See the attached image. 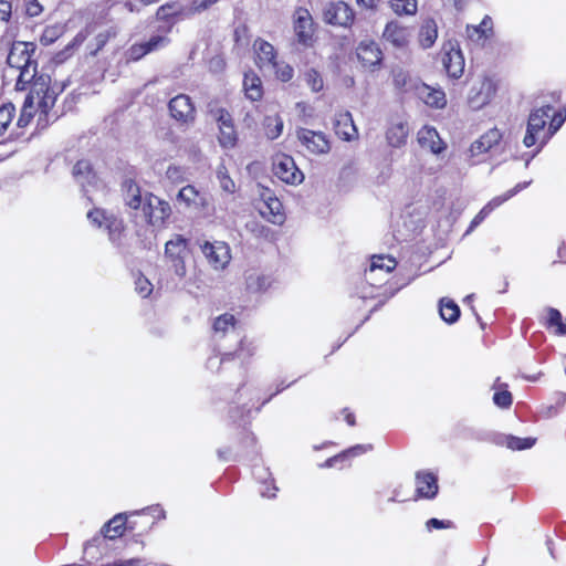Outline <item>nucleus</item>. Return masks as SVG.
Listing matches in <instances>:
<instances>
[{"label":"nucleus","instance_id":"obj_1","mask_svg":"<svg viewBox=\"0 0 566 566\" xmlns=\"http://www.w3.org/2000/svg\"><path fill=\"white\" fill-rule=\"evenodd\" d=\"M35 52L36 45L33 42L15 41L10 48L7 63L11 70L18 72L17 91H25L29 82L35 76L38 69Z\"/></svg>","mask_w":566,"mask_h":566},{"label":"nucleus","instance_id":"obj_2","mask_svg":"<svg viewBox=\"0 0 566 566\" xmlns=\"http://www.w3.org/2000/svg\"><path fill=\"white\" fill-rule=\"evenodd\" d=\"M30 93L28 96H32V103L38 105L40 111V117L42 115L48 116L49 111L54 106L56 97L60 92L64 90V86L59 88L55 85H51V76L46 73H39L35 70V76L29 82Z\"/></svg>","mask_w":566,"mask_h":566},{"label":"nucleus","instance_id":"obj_3","mask_svg":"<svg viewBox=\"0 0 566 566\" xmlns=\"http://www.w3.org/2000/svg\"><path fill=\"white\" fill-rule=\"evenodd\" d=\"M551 111L552 106L546 105L533 111L528 116L526 134L523 138V144L525 147L530 148L538 143V148L532 155V158L539 153L543 146L551 138L549 130L547 133L544 132L547 119L549 118Z\"/></svg>","mask_w":566,"mask_h":566},{"label":"nucleus","instance_id":"obj_4","mask_svg":"<svg viewBox=\"0 0 566 566\" xmlns=\"http://www.w3.org/2000/svg\"><path fill=\"white\" fill-rule=\"evenodd\" d=\"M165 255L176 279L182 280L186 276V260L189 256L187 241L182 237L176 235L166 243Z\"/></svg>","mask_w":566,"mask_h":566},{"label":"nucleus","instance_id":"obj_5","mask_svg":"<svg viewBox=\"0 0 566 566\" xmlns=\"http://www.w3.org/2000/svg\"><path fill=\"white\" fill-rule=\"evenodd\" d=\"M296 137L301 145L313 155H325L331 150V142L323 132L298 128Z\"/></svg>","mask_w":566,"mask_h":566},{"label":"nucleus","instance_id":"obj_6","mask_svg":"<svg viewBox=\"0 0 566 566\" xmlns=\"http://www.w3.org/2000/svg\"><path fill=\"white\" fill-rule=\"evenodd\" d=\"M442 64L452 78H460L464 72V56L457 41L443 44Z\"/></svg>","mask_w":566,"mask_h":566},{"label":"nucleus","instance_id":"obj_7","mask_svg":"<svg viewBox=\"0 0 566 566\" xmlns=\"http://www.w3.org/2000/svg\"><path fill=\"white\" fill-rule=\"evenodd\" d=\"M324 21L336 27L347 28L352 25L355 13L344 1L331 2L323 11Z\"/></svg>","mask_w":566,"mask_h":566},{"label":"nucleus","instance_id":"obj_8","mask_svg":"<svg viewBox=\"0 0 566 566\" xmlns=\"http://www.w3.org/2000/svg\"><path fill=\"white\" fill-rule=\"evenodd\" d=\"M273 172L282 181L291 185H297L303 181V174L296 167L291 156L281 155L273 161Z\"/></svg>","mask_w":566,"mask_h":566},{"label":"nucleus","instance_id":"obj_9","mask_svg":"<svg viewBox=\"0 0 566 566\" xmlns=\"http://www.w3.org/2000/svg\"><path fill=\"white\" fill-rule=\"evenodd\" d=\"M170 213L169 203L153 195L147 197L143 206V214L146 221L153 226H161Z\"/></svg>","mask_w":566,"mask_h":566},{"label":"nucleus","instance_id":"obj_10","mask_svg":"<svg viewBox=\"0 0 566 566\" xmlns=\"http://www.w3.org/2000/svg\"><path fill=\"white\" fill-rule=\"evenodd\" d=\"M201 250L209 264L216 270L224 269L231 260L230 248L226 242H205Z\"/></svg>","mask_w":566,"mask_h":566},{"label":"nucleus","instance_id":"obj_11","mask_svg":"<svg viewBox=\"0 0 566 566\" xmlns=\"http://www.w3.org/2000/svg\"><path fill=\"white\" fill-rule=\"evenodd\" d=\"M294 31L300 43L311 45L314 35V22L307 9L297 8L295 10Z\"/></svg>","mask_w":566,"mask_h":566},{"label":"nucleus","instance_id":"obj_12","mask_svg":"<svg viewBox=\"0 0 566 566\" xmlns=\"http://www.w3.org/2000/svg\"><path fill=\"white\" fill-rule=\"evenodd\" d=\"M168 108L172 118L182 124L192 123L196 116L195 106L188 95L179 94L170 99Z\"/></svg>","mask_w":566,"mask_h":566},{"label":"nucleus","instance_id":"obj_13","mask_svg":"<svg viewBox=\"0 0 566 566\" xmlns=\"http://www.w3.org/2000/svg\"><path fill=\"white\" fill-rule=\"evenodd\" d=\"M356 54L361 65L369 71L377 70L382 61L381 50L370 40L361 41L356 49Z\"/></svg>","mask_w":566,"mask_h":566},{"label":"nucleus","instance_id":"obj_14","mask_svg":"<svg viewBox=\"0 0 566 566\" xmlns=\"http://www.w3.org/2000/svg\"><path fill=\"white\" fill-rule=\"evenodd\" d=\"M531 180L530 181H524V182H520L517 184L514 188L507 190L505 193H503L502 196H499V197H495L493 198L486 206H484L480 212L473 218V220L471 221L470 223V227L469 229L467 230V233L471 232L475 227H478L483 220L484 218L496 207L501 206L503 202L507 201L509 199H511L513 196H515L517 192H520L521 190L525 189L526 187H528L531 185Z\"/></svg>","mask_w":566,"mask_h":566},{"label":"nucleus","instance_id":"obj_15","mask_svg":"<svg viewBox=\"0 0 566 566\" xmlns=\"http://www.w3.org/2000/svg\"><path fill=\"white\" fill-rule=\"evenodd\" d=\"M494 94V86L490 80H483L471 87L468 104L472 109H480L490 103Z\"/></svg>","mask_w":566,"mask_h":566},{"label":"nucleus","instance_id":"obj_16","mask_svg":"<svg viewBox=\"0 0 566 566\" xmlns=\"http://www.w3.org/2000/svg\"><path fill=\"white\" fill-rule=\"evenodd\" d=\"M122 191L125 205L133 210H143V206L151 193L143 195L140 187L133 179H125L122 184Z\"/></svg>","mask_w":566,"mask_h":566},{"label":"nucleus","instance_id":"obj_17","mask_svg":"<svg viewBox=\"0 0 566 566\" xmlns=\"http://www.w3.org/2000/svg\"><path fill=\"white\" fill-rule=\"evenodd\" d=\"M334 130L339 138L346 142L354 140L358 137V130L354 124L353 116L347 111L335 115Z\"/></svg>","mask_w":566,"mask_h":566},{"label":"nucleus","instance_id":"obj_18","mask_svg":"<svg viewBox=\"0 0 566 566\" xmlns=\"http://www.w3.org/2000/svg\"><path fill=\"white\" fill-rule=\"evenodd\" d=\"M415 94L430 107L443 108L447 105L446 93L426 83L417 84Z\"/></svg>","mask_w":566,"mask_h":566},{"label":"nucleus","instance_id":"obj_19","mask_svg":"<svg viewBox=\"0 0 566 566\" xmlns=\"http://www.w3.org/2000/svg\"><path fill=\"white\" fill-rule=\"evenodd\" d=\"M418 142L422 148H428L433 154H440L446 149V144L439 133L431 126H423L418 132Z\"/></svg>","mask_w":566,"mask_h":566},{"label":"nucleus","instance_id":"obj_20","mask_svg":"<svg viewBox=\"0 0 566 566\" xmlns=\"http://www.w3.org/2000/svg\"><path fill=\"white\" fill-rule=\"evenodd\" d=\"M502 139V133L497 128H492L483 134L470 147L471 156H479L497 146Z\"/></svg>","mask_w":566,"mask_h":566},{"label":"nucleus","instance_id":"obj_21","mask_svg":"<svg viewBox=\"0 0 566 566\" xmlns=\"http://www.w3.org/2000/svg\"><path fill=\"white\" fill-rule=\"evenodd\" d=\"M409 31L397 21H390L386 24L382 38L396 48H403L409 40Z\"/></svg>","mask_w":566,"mask_h":566},{"label":"nucleus","instance_id":"obj_22","mask_svg":"<svg viewBox=\"0 0 566 566\" xmlns=\"http://www.w3.org/2000/svg\"><path fill=\"white\" fill-rule=\"evenodd\" d=\"M254 50L256 52V63L258 65L263 69H270L277 66L276 62V52L274 46L261 39L255 40L254 42Z\"/></svg>","mask_w":566,"mask_h":566},{"label":"nucleus","instance_id":"obj_23","mask_svg":"<svg viewBox=\"0 0 566 566\" xmlns=\"http://www.w3.org/2000/svg\"><path fill=\"white\" fill-rule=\"evenodd\" d=\"M416 486L418 496L433 499L438 493L437 476L430 472H418L416 475Z\"/></svg>","mask_w":566,"mask_h":566},{"label":"nucleus","instance_id":"obj_24","mask_svg":"<svg viewBox=\"0 0 566 566\" xmlns=\"http://www.w3.org/2000/svg\"><path fill=\"white\" fill-rule=\"evenodd\" d=\"M213 335L217 340L222 339L227 335H235L238 337L234 316L232 314H222L217 317L213 323Z\"/></svg>","mask_w":566,"mask_h":566},{"label":"nucleus","instance_id":"obj_25","mask_svg":"<svg viewBox=\"0 0 566 566\" xmlns=\"http://www.w3.org/2000/svg\"><path fill=\"white\" fill-rule=\"evenodd\" d=\"M438 38V25L431 18H427L422 21L418 40L422 49L431 48Z\"/></svg>","mask_w":566,"mask_h":566},{"label":"nucleus","instance_id":"obj_26","mask_svg":"<svg viewBox=\"0 0 566 566\" xmlns=\"http://www.w3.org/2000/svg\"><path fill=\"white\" fill-rule=\"evenodd\" d=\"M360 289L357 292L359 298L363 301L367 300H376L378 298L377 303L371 307L370 312L377 310L378 306L382 305L388 298L394 296L395 292H391L390 294H382L381 290L384 285H359Z\"/></svg>","mask_w":566,"mask_h":566},{"label":"nucleus","instance_id":"obj_27","mask_svg":"<svg viewBox=\"0 0 566 566\" xmlns=\"http://www.w3.org/2000/svg\"><path fill=\"white\" fill-rule=\"evenodd\" d=\"M76 182L84 189L86 185H92L95 180V174L87 160H78L72 170Z\"/></svg>","mask_w":566,"mask_h":566},{"label":"nucleus","instance_id":"obj_28","mask_svg":"<svg viewBox=\"0 0 566 566\" xmlns=\"http://www.w3.org/2000/svg\"><path fill=\"white\" fill-rule=\"evenodd\" d=\"M408 134V126L403 123H397L388 128L386 138L390 146L398 148L406 144Z\"/></svg>","mask_w":566,"mask_h":566},{"label":"nucleus","instance_id":"obj_29","mask_svg":"<svg viewBox=\"0 0 566 566\" xmlns=\"http://www.w3.org/2000/svg\"><path fill=\"white\" fill-rule=\"evenodd\" d=\"M189 17L187 13V7L182 6L180 2H168L160 6L157 9L156 17L158 20L168 21L175 17Z\"/></svg>","mask_w":566,"mask_h":566},{"label":"nucleus","instance_id":"obj_30","mask_svg":"<svg viewBox=\"0 0 566 566\" xmlns=\"http://www.w3.org/2000/svg\"><path fill=\"white\" fill-rule=\"evenodd\" d=\"M394 84L395 86L402 92H413L416 93L417 84H421L417 78H412L408 72L402 69L394 70L392 72Z\"/></svg>","mask_w":566,"mask_h":566},{"label":"nucleus","instance_id":"obj_31","mask_svg":"<svg viewBox=\"0 0 566 566\" xmlns=\"http://www.w3.org/2000/svg\"><path fill=\"white\" fill-rule=\"evenodd\" d=\"M439 314L444 322L452 324L459 319L460 308L452 300L443 297L439 303Z\"/></svg>","mask_w":566,"mask_h":566},{"label":"nucleus","instance_id":"obj_32","mask_svg":"<svg viewBox=\"0 0 566 566\" xmlns=\"http://www.w3.org/2000/svg\"><path fill=\"white\" fill-rule=\"evenodd\" d=\"M245 95L251 101H259L262 97L261 80L254 74H245L243 80Z\"/></svg>","mask_w":566,"mask_h":566},{"label":"nucleus","instance_id":"obj_33","mask_svg":"<svg viewBox=\"0 0 566 566\" xmlns=\"http://www.w3.org/2000/svg\"><path fill=\"white\" fill-rule=\"evenodd\" d=\"M126 523V515L119 513L115 515L112 520H109L103 527V534L105 537L109 539H114L120 536L124 532V526Z\"/></svg>","mask_w":566,"mask_h":566},{"label":"nucleus","instance_id":"obj_34","mask_svg":"<svg viewBox=\"0 0 566 566\" xmlns=\"http://www.w3.org/2000/svg\"><path fill=\"white\" fill-rule=\"evenodd\" d=\"M265 209L261 210L263 216L269 213L271 218L269 220L274 224H281L284 221V214L282 212V203L277 198L269 197L264 202Z\"/></svg>","mask_w":566,"mask_h":566},{"label":"nucleus","instance_id":"obj_35","mask_svg":"<svg viewBox=\"0 0 566 566\" xmlns=\"http://www.w3.org/2000/svg\"><path fill=\"white\" fill-rule=\"evenodd\" d=\"M492 31V20L490 17H484L479 25H468L467 34L468 38L473 41H480L483 38H488V32Z\"/></svg>","mask_w":566,"mask_h":566},{"label":"nucleus","instance_id":"obj_36","mask_svg":"<svg viewBox=\"0 0 566 566\" xmlns=\"http://www.w3.org/2000/svg\"><path fill=\"white\" fill-rule=\"evenodd\" d=\"M388 3L397 15H415L417 13V0H388Z\"/></svg>","mask_w":566,"mask_h":566},{"label":"nucleus","instance_id":"obj_37","mask_svg":"<svg viewBox=\"0 0 566 566\" xmlns=\"http://www.w3.org/2000/svg\"><path fill=\"white\" fill-rule=\"evenodd\" d=\"M397 262L389 255H373L369 265V272L384 271L389 273L395 270Z\"/></svg>","mask_w":566,"mask_h":566},{"label":"nucleus","instance_id":"obj_38","mask_svg":"<svg viewBox=\"0 0 566 566\" xmlns=\"http://www.w3.org/2000/svg\"><path fill=\"white\" fill-rule=\"evenodd\" d=\"M369 450H371V446L370 444H357V446L352 447L348 450L342 452L338 455H335V457H332V458L327 459L325 461V463L322 464V467L323 468H332L340 459L348 458V457H356V455L363 454V453H365V452H367Z\"/></svg>","mask_w":566,"mask_h":566},{"label":"nucleus","instance_id":"obj_39","mask_svg":"<svg viewBox=\"0 0 566 566\" xmlns=\"http://www.w3.org/2000/svg\"><path fill=\"white\" fill-rule=\"evenodd\" d=\"M178 200L184 201L187 206H199L203 202V197L191 185L181 188L177 196Z\"/></svg>","mask_w":566,"mask_h":566},{"label":"nucleus","instance_id":"obj_40","mask_svg":"<svg viewBox=\"0 0 566 566\" xmlns=\"http://www.w3.org/2000/svg\"><path fill=\"white\" fill-rule=\"evenodd\" d=\"M105 229L108 231L109 240L115 244H120L124 233V223L120 219L111 216L105 223Z\"/></svg>","mask_w":566,"mask_h":566},{"label":"nucleus","instance_id":"obj_41","mask_svg":"<svg viewBox=\"0 0 566 566\" xmlns=\"http://www.w3.org/2000/svg\"><path fill=\"white\" fill-rule=\"evenodd\" d=\"M265 135L269 139H276L283 130V120L280 116H266L263 122Z\"/></svg>","mask_w":566,"mask_h":566},{"label":"nucleus","instance_id":"obj_42","mask_svg":"<svg viewBox=\"0 0 566 566\" xmlns=\"http://www.w3.org/2000/svg\"><path fill=\"white\" fill-rule=\"evenodd\" d=\"M218 139L223 148H233L238 140L234 125H226V127L219 128Z\"/></svg>","mask_w":566,"mask_h":566},{"label":"nucleus","instance_id":"obj_43","mask_svg":"<svg viewBox=\"0 0 566 566\" xmlns=\"http://www.w3.org/2000/svg\"><path fill=\"white\" fill-rule=\"evenodd\" d=\"M536 442L535 438H518L514 436H506L504 438L505 446L511 450H526L531 449Z\"/></svg>","mask_w":566,"mask_h":566},{"label":"nucleus","instance_id":"obj_44","mask_svg":"<svg viewBox=\"0 0 566 566\" xmlns=\"http://www.w3.org/2000/svg\"><path fill=\"white\" fill-rule=\"evenodd\" d=\"M209 114L217 122L218 128L234 125L231 114L223 107L210 106Z\"/></svg>","mask_w":566,"mask_h":566},{"label":"nucleus","instance_id":"obj_45","mask_svg":"<svg viewBox=\"0 0 566 566\" xmlns=\"http://www.w3.org/2000/svg\"><path fill=\"white\" fill-rule=\"evenodd\" d=\"M304 81L306 85L315 93H318L324 87V81L321 73L315 69H308L304 72Z\"/></svg>","mask_w":566,"mask_h":566},{"label":"nucleus","instance_id":"obj_46","mask_svg":"<svg viewBox=\"0 0 566 566\" xmlns=\"http://www.w3.org/2000/svg\"><path fill=\"white\" fill-rule=\"evenodd\" d=\"M34 105L35 104L32 103V96H27L18 119L19 127H24L30 123L34 114Z\"/></svg>","mask_w":566,"mask_h":566},{"label":"nucleus","instance_id":"obj_47","mask_svg":"<svg viewBox=\"0 0 566 566\" xmlns=\"http://www.w3.org/2000/svg\"><path fill=\"white\" fill-rule=\"evenodd\" d=\"M14 112L15 107L11 103L4 104L0 107V136L3 135L11 123Z\"/></svg>","mask_w":566,"mask_h":566},{"label":"nucleus","instance_id":"obj_48","mask_svg":"<svg viewBox=\"0 0 566 566\" xmlns=\"http://www.w3.org/2000/svg\"><path fill=\"white\" fill-rule=\"evenodd\" d=\"M219 0H191L189 7H187V13H188V15L200 13V12L209 9L211 6H213Z\"/></svg>","mask_w":566,"mask_h":566},{"label":"nucleus","instance_id":"obj_49","mask_svg":"<svg viewBox=\"0 0 566 566\" xmlns=\"http://www.w3.org/2000/svg\"><path fill=\"white\" fill-rule=\"evenodd\" d=\"M217 176H218V179H219V182H220V187L224 191H227L229 193L234 192V190H235L234 181L228 176L227 170H226L224 167H221L218 170Z\"/></svg>","mask_w":566,"mask_h":566},{"label":"nucleus","instance_id":"obj_50","mask_svg":"<svg viewBox=\"0 0 566 566\" xmlns=\"http://www.w3.org/2000/svg\"><path fill=\"white\" fill-rule=\"evenodd\" d=\"M269 70H274L276 76L283 82H289L293 77V74H294L292 66H290L289 64H285V63L277 62V66L270 67Z\"/></svg>","mask_w":566,"mask_h":566},{"label":"nucleus","instance_id":"obj_51","mask_svg":"<svg viewBox=\"0 0 566 566\" xmlns=\"http://www.w3.org/2000/svg\"><path fill=\"white\" fill-rule=\"evenodd\" d=\"M111 216H107L104 210L94 209L87 213L88 220L96 226L97 228H102L107 222V219Z\"/></svg>","mask_w":566,"mask_h":566},{"label":"nucleus","instance_id":"obj_52","mask_svg":"<svg viewBox=\"0 0 566 566\" xmlns=\"http://www.w3.org/2000/svg\"><path fill=\"white\" fill-rule=\"evenodd\" d=\"M493 402L500 408H509L512 405V394L507 390L496 391L493 396Z\"/></svg>","mask_w":566,"mask_h":566},{"label":"nucleus","instance_id":"obj_53","mask_svg":"<svg viewBox=\"0 0 566 566\" xmlns=\"http://www.w3.org/2000/svg\"><path fill=\"white\" fill-rule=\"evenodd\" d=\"M247 228L258 238L269 239L271 229L258 222H250Z\"/></svg>","mask_w":566,"mask_h":566},{"label":"nucleus","instance_id":"obj_54","mask_svg":"<svg viewBox=\"0 0 566 566\" xmlns=\"http://www.w3.org/2000/svg\"><path fill=\"white\" fill-rule=\"evenodd\" d=\"M547 314H548L547 325L548 326H556L557 327L556 333L559 334V325L564 324V322L562 319L560 312L558 310H556V308L549 307L547 310Z\"/></svg>","mask_w":566,"mask_h":566},{"label":"nucleus","instance_id":"obj_55","mask_svg":"<svg viewBox=\"0 0 566 566\" xmlns=\"http://www.w3.org/2000/svg\"><path fill=\"white\" fill-rule=\"evenodd\" d=\"M232 356H233V354H232V353H227V354H224V355H223V357H221V358H220V357H218V356H211V357H209V358H208V360H207V368H208V369H210V370H212V371H218V370H219V368H220V366H221V364H222L223 361H226L227 359H231V358H232Z\"/></svg>","mask_w":566,"mask_h":566},{"label":"nucleus","instance_id":"obj_56","mask_svg":"<svg viewBox=\"0 0 566 566\" xmlns=\"http://www.w3.org/2000/svg\"><path fill=\"white\" fill-rule=\"evenodd\" d=\"M565 120H566V113L565 114H563V113L554 114V116L551 120L549 127H548L551 137L562 127V125L564 124Z\"/></svg>","mask_w":566,"mask_h":566},{"label":"nucleus","instance_id":"obj_57","mask_svg":"<svg viewBox=\"0 0 566 566\" xmlns=\"http://www.w3.org/2000/svg\"><path fill=\"white\" fill-rule=\"evenodd\" d=\"M166 177L172 182H180L184 180V170L178 166L170 165L166 170Z\"/></svg>","mask_w":566,"mask_h":566},{"label":"nucleus","instance_id":"obj_58","mask_svg":"<svg viewBox=\"0 0 566 566\" xmlns=\"http://www.w3.org/2000/svg\"><path fill=\"white\" fill-rule=\"evenodd\" d=\"M453 526V523L451 521H443L438 518H430L426 523V527L428 531L434 530H441V528H450Z\"/></svg>","mask_w":566,"mask_h":566},{"label":"nucleus","instance_id":"obj_59","mask_svg":"<svg viewBox=\"0 0 566 566\" xmlns=\"http://www.w3.org/2000/svg\"><path fill=\"white\" fill-rule=\"evenodd\" d=\"M42 10V6L38 2V0H29L25 7V13L31 18L38 17Z\"/></svg>","mask_w":566,"mask_h":566},{"label":"nucleus","instance_id":"obj_60","mask_svg":"<svg viewBox=\"0 0 566 566\" xmlns=\"http://www.w3.org/2000/svg\"><path fill=\"white\" fill-rule=\"evenodd\" d=\"M11 15V3L0 0V21H8Z\"/></svg>","mask_w":566,"mask_h":566},{"label":"nucleus","instance_id":"obj_61","mask_svg":"<svg viewBox=\"0 0 566 566\" xmlns=\"http://www.w3.org/2000/svg\"><path fill=\"white\" fill-rule=\"evenodd\" d=\"M163 42H165V38L163 36H155L153 39H150L144 46H145V51L144 53H148L155 49H157L159 46V44H161Z\"/></svg>","mask_w":566,"mask_h":566},{"label":"nucleus","instance_id":"obj_62","mask_svg":"<svg viewBox=\"0 0 566 566\" xmlns=\"http://www.w3.org/2000/svg\"><path fill=\"white\" fill-rule=\"evenodd\" d=\"M135 291L140 297L144 298L150 296L154 292L153 285H136Z\"/></svg>","mask_w":566,"mask_h":566},{"label":"nucleus","instance_id":"obj_63","mask_svg":"<svg viewBox=\"0 0 566 566\" xmlns=\"http://www.w3.org/2000/svg\"><path fill=\"white\" fill-rule=\"evenodd\" d=\"M359 7L365 9H375L379 2V0H356Z\"/></svg>","mask_w":566,"mask_h":566},{"label":"nucleus","instance_id":"obj_64","mask_svg":"<svg viewBox=\"0 0 566 566\" xmlns=\"http://www.w3.org/2000/svg\"><path fill=\"white\" fill-rule=\"evenodd\" d=\"M271 490H272V492H270V488L268 485H265V488H263L260 491V493L263 497L273 499L276 495L277 488L273 485Z\"/></svg>","mask_w":566,"mask_h":566}]
</instances>
